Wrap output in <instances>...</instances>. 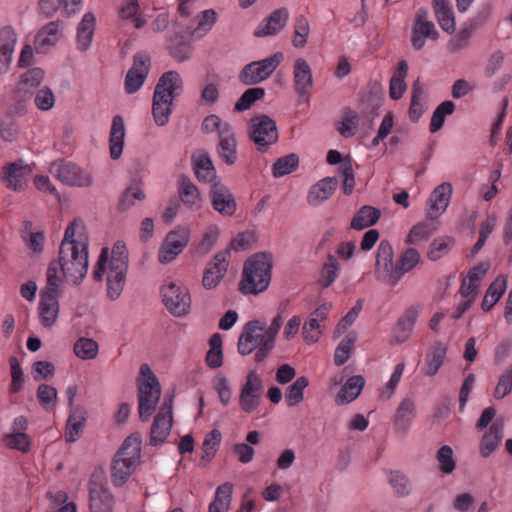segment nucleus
Wrapping results in <instances>:
<instances>
[{
  "label": "nucleus",
  "instance_id": "nucleus-1",
  "mask_svg": "<svg viewBox=\"0 0 512 512\" xmlns=\"http://www.w3.org/2000/svg\"><path fill=\"white\" fill-rule=\"evenodd\" d=\"M89 236L83 220L76 218L65 229L60 244L58 263L67 283L80 284L89 265Z\"/></svg>",
  "mask_w": 512,
  "mask_h": 512
},
{
  "label": "nucleus",
  "instance_id": "nucleus-2",
  "mask_svg": "<svg viewBox=\"0 0 512 512\" xmlns=\"http://www.w3.org/2000/svg\"><path fill=\"white\" fill-rule=\"evenodd\" d=\"M128 270V252L126 245L117 241L109 254L107 248H103L93 271L95 280H102L106 276L107 295L111 300H116L123 292Z\"/></svg>",
  "mask_w": 512,
  "mask_h": 512
},
{
  "label": "nucleus",
  "instance_id": "nucleus-3",
  "mask_svg": "<svg viewBox=\"0 0 512 512\" xmlns=\"http://www.w3.org/2000/svg\"><path fill=\"white\" fill-rule=\"evenodd\" d=\"M183 81L177 71L165 72L159 79L154 91L152 114L158 126L169 121L173 100L181 93Z\"/></svg>",
  "mask_w": 512,
  "mask_h": 512
},
{
  "label": "nucleus",
  "instance_id": "nucleus-4",
  "mask_svg": "<svg viewBox=\"0 0 512 512\" xmlns=\"http://www.w3.org/2000/svg\"><path fill=\"white\" fill-rule=\"evenodd\" d=\"M142 439L139 433L129 435L115 454L111 464V482L123 486L136 471L141 459Z\"/></svg>",
  "mask_w": 512,
  "mask_h": 512
},
{
  "label": "nucleus",
  "instance_id": "nucleus-5",
  "mask_svg": "<svg viewBox=\"0 0 512 512\" xmlns=\"http://www.w3.org/2000/svg\"><path fill=\"white\" fill-rule=\"evenodd\" d=\"M46 286L41 290L38 303V317L45 328L53 327L59 317L61 278L55 264H50L46 273Z\"/></svg>",
  "mask_w": 512,
  "mask_h": 512
},
{
  "label": "nucleus",
  "instance_id": "nucleus-6",
  "mask_svg": "<svg viewBox=\"0 0 512 512\" xmlns=\"http://www.w3.org/2000/svg\"><path fill=\"white\" fill-rule=\"evenodd\" d=\"M139 417L142 421H148L161 396V387L155 374L148 364H142L137 380Z\"/></svg>",
  "mask_w": 512,
  "mask_h": 512
},
{
  "label": "nucleus",
  "instance_id": "nucleus-7",
  "mask_svg": "<svg viewBox=\"0 0 512 512\" xmlns=\"http://www.w3.org/2000/svg\"><path fill=\"white\" fill-rule=\"evenodd\" d=\"M191 239V230L186 226H177L169 231L161 242L157 258L161 264H169L177 259Z\"/></svg>",
  "mask_w": 512,
  "mask_h": 512
},
{
  "label": "nucleus",
  "instance_id": "nucleus-8",
  "mask_svg": "<svg viewBox=\"0 0 512 512\" xmlns=\"http://www.w3.org/2000/svg\"><path fill=\"white\" fill-rule=\"evenodd\" d=\"M378 280L395 286L398 281V264L394 263V252L389 241L382 240L376 253V263L374 269Z\"/></svg>",
  "mask_w": 512,
  "mask_h": 512
},
{
  "label": "nucleus",
  "instance_id": "nucleus-9",
  "mask_svg": "<svg viewBox=\"0 0 512 512\" xmlns=\"http://www.w3.org/2000/svg\"><path fill=\"white\" fill-rule=\"evenodd\" d=\"M161 295L165 307L172 315L181 317L189 312L191 297L185 286L169 282L163 285Z\"/></svg>",
  "mask_w": 512,
  "mask_h": 512
},
{
  "label": "nucleus",
  "instance_id": "nucleus-10",
  "mask_svg": "<svg viewBox=\"0 0 512 512\" xmlns=\"http://www.w3.org/2000/svg\"><path fill=\"white\" fill-rule=\"evenodd\" d=\"M50 174L68 186L87 187L92 183L91 175L71 162L55 161L50 165Z\"/></svg>",
  "mask_w": 512,
  "mask_h": 512
},
{
  "label": "nucleus",
  "instance_id": "nucleus-11",
  "mask_svg": "<svg viewBox=\"0 0 512 512\" xmlns=\"http://www.w3.org/2000/svg\"><path fill=\"white\" fill-rule=\"evenodd\" d=\"M31 169L25 161L19 159L4 165L0 170V181L10 190L22 192L26 189Z\"/></svg>",
  "mask_w": 512,
  "mask_h": 512
},
{
  "label": "nucleus",
  "instance_id": "nucleus-12",
  "mask_svg": "<svg viewBox=\"0 0 512 512\" xmlns=\"http://www.w3.org/2000/svg\"><path fill=\"white\" fill-rule=\"evenodd\" d=\"M230 261V249L217 252L207 264L202 278L205 289L216 288L224 278Z\"/></svg>",
  "mask_w": 512,
  "mask_h": 512
},
{
  "label": "nucleus",
  "instance_id": "nucleus-13",
  "mask_svg": "<svg viewBox=\"0 0 512 512\" xmlns=\"http://www.w3.org/2000/svg\"><path fill=\"white\" fill-rule=\"evenodd\" d=\"M331 308L332 304L325 302L310 313L308 320L304 322L302 327V334L306 343L313 344L320 339L325 328L323 322Z\"/></svg>",
  "mask_w": 512,
  "mask_h": 512
},
{
  "label": "nucleus",
  "instance_id": "nucleus-14",
  "mask_svg": "<svg viewBox=\"0 0 512 512\" xmlns=\"http://www.w3.org/2000/svg\"><path fill=\"white\" fill-rule=\"evenodd\" d=\"M172 426V399H165L157 413L151 428V444L163 443L170 434Z\"/></svg>",
  "mask_w": 512,
  "mask_h": 512
},
{
  "label": "nucleus",
  "instance_id": "nucleus-15",
  "mask_svg": "<svg viewBox=\"0 0 512 512\" xmlns=\"http://www.w3.org/2000/svg\"><path fill=\"white\" fill-rule=\"evenodd\" d=\"M150 57L146 53H139L134 56V62L128 71L125 79V89L132 94L140 89L148 75Z\"/></svg>",
  "mask_w": 512,
  "mask_h": 512
},
{
  "label": "nucleus",
  "instance_id": "nucleus-16",
  "mask_svg": "<svg viewBox=\"0 0 512 512\" xmlns=\"http://www.w3.org/2000/svg\"><path fill=\"white\" fill-rule=\"evenodd\" d=\"M210 198L215 211L223 216L235 213L237 205L231 191L221 182L214 181L210 189Z\"/></svg>",
  "mask_w": 512,
  "mask_h": 512
},
{
  "label": "nucleus",
  "instance_id": "nucleus-17",
  "mask_svg": "<svg viewBox=\"0 0 512 512\" xmlns=\"http://www.w3.org/2000/svg\"><path fill=\"white\" fill-rule=\"evenodd\" d=\"M294 89L301 98L308 99L309 90L313 86L312 69L308 62L303 58L295 60L293 67Z\"/></svg>",
  "mask_w": 512,
  "mask_h": 512
},
{
  "label": "nucleus",
  "instance_id": "nucleus-18",
  "mask_svg": "<svg viewBox=\"0 0 512 512\" xmlns=\"http://www.w3.org/2000/svg\"><path fill=\"white\" fill-rule=\"evenodd\" d=\"M452 196V186L450 183L444 182L438 185L429 198V208L427 217L437 219L447 209Z\"/></svg>",
  "mask_w": 512,
  "mask_h": 512
},
{
  "label": "nucleus",
  "instance_id": "nucleus-19",
  "mask_svg": "<svg viewBox=\"0 0 512 512\" xmlns=\"http://www.w3.org/2000/svg\"><path fill=\"white\" fill-rule=\"evenodd\" d=\"M96 29V16L92 12H86L76 29V48L80 52L88 51L93 43Z\"/></svg>",
  "mask_w": 512,
  "mask_h": 512
},
{
  "label": "nucleus",
  "instance_id": "nucleus-20",
  "mask_svg": "<svg viewBox=\"0 0 512 512\" xmlns=\"http://www.w3.org/2000/svg\"><path fill=\"white\" fill-rule=\"evenodd\" d=\"M281 327V317L276 316L269 327L258 325V361L264 359L274 348L275 338Z\"/></svg>",
  "mask_w": 512,
  "mask_h": 512
},
{
  "label": "nucleus",
  "instance_id": "nucleus-21",
  "mask_svg": "<svg viewBox=\"0 0 512 512\" xmlns=\"http://www.w3.org/2000/svg\"><path fill=\"white\" fill-rule=\"evenodd\" d=\"M61 38L60 23L53 21L43 26L37 33L34 46L37 52L47 53Z\"/></svg>",
  "mask_w": 512,
  "mask_h": 512
},
{
  "label": "nucleus",
  "instance_id": "nucleus-22",
  "mask_svg": "<svg viewBox=\"0 0 512 512\" xmlns=\"http://www.w3.org/2000/svg\"><path fill=\"white\" fill-rule=\"evenodd\" d=\"M17 43V35L15 30L6 26L0 29V72L4 73L8 70L12 62L13 53Z\"/></svg>",
  "mask_w": 512,
  "mask_h": 512
},
{
  "label": "nucleus",
  "instance_id": "nucleus-23",
  "mask_svg": "<svg viewBox=\"0 0 512 512\" xmlns=\"http://www.w3.org/2000/svg\"><path fill=\"white\" fill-rule=\"evenodd\" d=\"M337 186L338 180L336 177H325L319 180L311 186L307 195V202L311 206H318L322 204L333 195Z\"/></svg>",
  "mask_w": 512,
  "mask_h": 512
},
{
  "label": "nucleus",
  "instance_id": "nucleus-24",
  "mask_svg": "<svg viewBox=\"0 0 512 512\" xmlns=\"http://www.w3.org/2000/svg\"><path fill=\"white\" fill-rule=\"evenodd\" d=\"M178 193L182 203L190 210L197 211L202 207V197L196 185L187 177H181Z\"/></svg>",
  "mask_w": 512,
  "mask_h": 512
},
{
  "label": "nucleus",
  "instance_id": "nucleus-25",
  "mask_svg": "<svg viewBox=\"0 0 512 512\" xmlns=\"http://www.w3.org/2000/svg\"><path fill=\"white\" fill-rule=\"evenodd\" d=\"M289 20V12L286 8L273 11L265 20L263 26L258 29V37L273 36L280 33Z\"/></svg>",
  "mask_w": 512,
  "mask_h": 512
},
{
  "label": "nucleus",
  "instance_id": "nucleus-26",
  "mask_svg": "<svg viewBox=\"0 0 512 512\" xmlns=\"http://www.w3.org/2000/svg\"><path fill=\"white\" fill-rule=\"evenodd\" d=\"M278 140L276 123L267 115H258V151L274 144Z\"/></svg>",
  "mask_w": 512,
  "mask_h": 512
},
{
  "label": "nucleus",
  "instance_id": "nucleus-27",
  "mask_svg": "<svg viewBox=\"0 0 512 512\" xmlns=\"http://www.w3.org/2000/svg\"><path fill=\"white\" fill-rule=\"evenodd\" d=\"M125 139V124L121 116L116 115L113 117L110 137L109 148L112 159H118L123 151Z\"/></svg>",
  "mask_w": 512,
  "mask_h": 512
},
{
  "label": "nucleus",
  "instance_id": "nucleus-28",
  "mask_svg": "<svg viewBox=\"0 0 512 512\" xmlns=\"http://www.w3.org/2000/svg\"><path fill=\"white\" fill-rule=\"evenodd\" d=\"M273 266L274 256L271 252H258V294L269 288Z\"/></svg>",
  "mask_w": 512,
  "mask_h": 512
},
{
  "label": "nucleus",
  "instance_id": "nucleus-29",
  "mask_svg": "<svg viewBox=\"0 0 512 512\" xmlns=\"http://www.w3.org/2000/svg\"><path fill=\"white\" fill-rule=\"evenodd\" d=\"M193 168L199 181L213 182L216 171L210 156L205 152H196L192 156Z\"/></svg>",
  "mask_w": 512,
  "mask_h": 512
},
{
  "label": "nucleus",
  "instance_id": "nucleus-30",
  "mask_svg": "<svg viewBox=\"0 0 512 512\" xmlns=\"http://www.w3.org/2000/svg\"><path fill=\"white\" fill-rule=\"evenodd\" d=\"M218 147L221 159L228 165L234 164L237 160V143L232 128L221 131Z\"/></svg>",
  "mask_w": 512,
  "mask_h": 512
},
{
  "label": "nucleus",
  "instance_id": "nucleus-31",
  "mask_svg": "<svg viewBox=\"0 0 512 512\" xmlns=\"http://www.w3.org/2000/svg\"><path fill=\"white\" fill-rule=\"evenodd\" d=\"M86 422V411L82 406L73 407L70 410L66 426L65 437L69 442L79 439Z\"/></svg>",
  "mask_w": 512,
  "mask_h": 512
},
{
  "label": "nucleus",
  "instance_id": "nucleus-32",
  "mask_svg": "<svg viewBox=\"0 0 512 512\" xmlns=\"http://www.w3.org/2000/svg\"><path fill=\"white\" fill-rule=\"evenodd\" d=\"M418 314V308L411 307L398 320L394 330V341L396 343H403L410 337Z\"/></svg>",
  "mask_w": 512,
  "mask_h": 512
},
{
  "label": "nucleus",
  "instance_id": "nucleus-33",
  "mask_svg": "<svg viewBox=\"0 0 512 512\" xmlns=\"http://www.w3.org/2000/svg\"><path fill=\"white\" fill-rule=\"evenodd\" d=\"M433 9L440 27L448 34L454 33L456 22L448 0H433Z\"/></svg>",
  "mask_w": 512,
  "mask_h": 512
},
{
  "label": "nucleus",
  "instance_id": "nucleus-34",
  "mask_svg": "<svg viewBox=\"0 0 512 512\" xmlns=\"http://www.w3.org/2000/svg\"><path fill=\"white\" fill-rule=\"evenodd\" d=\"M364 384L365 380L361 375L350 377L339 390L336 396V403L343 405L355 400L361 393Z\"/></svg>",
  "mask_w": 512,
  "mask_h": 512
},
{
  "label": "nucleus",
  "instance_id": "nucleus-35",
  "mask_svg": "<svg viewBox=\"0 0 512 512\" xmlns=\"http://www.w3.org/2000/svg\"><path fill=\"white\" fill-rule=\"evenodd\" d=\"M447 354V347L438 342L426 354V365L423 372L427 376H434L443 365Z\"/></svg>",
  "mask_w": 512,
  "mask_h": 512
},
{
  "label": "nucleus",
  "instance_id": "nucleus-36",
  "mask_svg": "<svg viewBox=\"0 0 512 512\" xmlns=\"http://www.w3.org/2000/svg\"><path fill=\"white\" fill-rule=\"evenodd\" d=\"M381 216L379 209L364 205L354 215L350 227L355 230H363L377 223Z\"/></svg>",
  "mask_w": 512,
  "mask_h": 512
},
{
  "label": "nucleus",
  "instance_id": "nucleus-37",
  "mask_svg": "<svg viewBox=\"0 0 512 512\" xmlns=\"http://www.w3.org/2000/svg\"><path fill=\"white\" fill-rule=\"evenodd\" d=\"M114 504L112 494L103 487L90 489V510L91 512H111Z\"/></svg>",
  "mask_w": 512,
  "mask_h": 512
},
{
  "label": "nucleus",
  "instance_id": "nucleus-38",
  "mask_svg": "<svg viewBox=\"0 0 512 512\" xmlns=\"http://www.w3.org/2000/svg\"><path fill=\"white\" fill-rule=\"evenodd\" d=\"M439 37V33L435 28L432 21L424 23H414L412 29L411 42L412 46L416 50H420L425 45V38L436 40Z\"/></svg>",
  "mask_w": 512,
  "mask_h": 512
},
{
  "label": "nucleus",
  "instance_id": "nucleus-39",
  "mask_svg": "<svg viewBox=\"0 0 512 512\" xmlns=\"http://www.w3.org/2000/svg\"><path fill=\"white\" fill-rule=\"evenodd\" d=\"M239 405L245 412H252L256 408V375L254 371L247 375L246 383L240 393Z\"/></svg>",
  "mask_w": 512,
  "mask_h": 512
},
{
  "label": "nucleus",
  "instance_id": "nucleus-40",
  "mask_svg": "<svg viewBox=\"0 0 512 512\" xmlns=\"http://www.w3.org/2000/svg\"><path fill=\"white\" fill-rule=\"evenodd\" d=\"M241 355H249L256 349V320L247 322L239 335L237 343Z\"/></svg>",
  "mask_w": 512,
  "mask_h": 512
},
{
  "label": "nucleus",
  "instance_id": "nucleus-41",
  "mask_svg": "<svg viewBox=\"0 0 512 512\" xmlns=\"http://www.w3.org/2000/svg\"><path fill=\"white\" fill-rule=\"evenodd\" d=\"M407 74L408 64L405 60H401L394 75L390 79L389 94L393 100H398L403 96L407 87L405 82Z\"/></svg>",
  "mask_w": 512,
  "mask_h": 512
},
{
  "label": "nucleus",
  "instance_id": "nucleus-42",
  "mask_svg": "<svg viewBox=\"0 0 512 512\" xmlns=\"http://www.w3.org/2000/svg\"><path fill=\"white\" fill-rule=\"evenodd\" d=\"M501 426L496 423L492 424L485 432L480 441V454L482 457L490 456L499 446L501 441Z\"/></svg>",
  "mask_w": 512,
  "mask_h": 512
},
{
  "label": "nucleus",
  "instance_id": "nucleus-43",
  "mask_svg": "<svg viewBox=\"0 0 512 512\" xmlns=\"http://www.w3.org/2000/svg\"><path fill=\"white\" fill-rule=\"evenodd\" d=\"M425 88L421 84L420 79H416L412 85V96L409 107V118L413 122H417L424 112L423 97Z\"/></svg>",
  "mask_w": 512,
  "mask_h": 512
},
{
  "label": "nucleus",
  "instance_id": "nucleus-44",
  "mask_svg": "<svg viewBox=\"0 0 512 512\" xmlns=\"http://www.w3.org/2000/svg\"><path fill=\"white\" fill-rule=\"evenodd\" d=\"M415 416V403L411 398H405L400 403L395 414V425L398 430L406 431Z\"/></svg>",
  "mask_w": 512,
  "mask_h": 512
},
{
  "label": "nucleus",
  "instance_id": "nucleus-45",
  "mask_svg": "<svg viewBox=\"0 0 512 512\" xmlns=\"http://www.w3.org/2000/svg\"><path fill=\"white\" fill-rule=\"evenodd\" d=\"M233 486L230 483L220 485L215 492L214 501L209 505L208 512H228Z\"/></svg>",
  "mask_w": 512,
  "mask_h": 512
},
{
  "label": "nucleus",
  "instance_id": "nucleus-46",
  "mask_svg": "<svg viewBox=\"0 0 512 512\" xmlns=\"http://www.w3.org/2000/svg\"><path fill=\"white\" fill-rule=\"evenodd\" d=\"M240 290L245 294H256V259L254 256L244 264Z\"/></svg>",
  "mask_w": 512,
  "mask_h": 512
},
{
  "label": "nucleus",
  "instance_id": "nucleus-47",
  "mask_svg": "<svg viewBox=\"0 0 512 512\" xmlns=\"http://www.w3.org/2000/svg\"><path fill=\"white\" fill-rule=\"evenodd\" d=\"M73 351L81 360H93L98 356L99 345L92 338L81 337L74 343Z\"/></svg>",
  "mask_w": 512,
  "mask_h": 512
},
{
  "label": "nucleus",
  "instance_id": "nucleus-48",
  "mask_svg": "<svg viewBox=\"0 0 512 512\" xmlns=\"http://www.w3.org/2000/svg\"><path fill=\"white\" fill-rule=\"evenodd\" d=\"M217 14L213 9H207L197 15L195 21L196 26L192 29L191 34L196 38L205 36L216 23Z\"/></svg>",
  "mask_w": 512,
  "mask_h": 512
},
{
  "label": "nucleus",
  "instance_id": "nucleus-49",
  "mask_svg": "<svg viewBox=\"0 0 512 512\" xmlns=\"http://www.w3.org/2000/svg\"><path fill=\"white\" fill-rule=\"evenodd\" d=\"M340 266L337 259L329 254L323 263L318 279L319 284L323 288H328L338 277Z\"/></svg>",
  "mask_w": 512,
  "mask_h": 512
},
{
  "label": "nucleus",
  "instance_id": "nucleus-50",
  "mask_svg": "<svg viewBox=\"0 0 512 512\" xmlns=\"http://www.w3.org/2000/svg\"><path fill=\"white\" fill-rule=\"evenodd\" d=\"M505 290L506 280L504 278H497L492 282L484 295L482 309L489 311L499 301Z\"/></svg>",
  "mask_w": 512,
  "mask_h": 512
},
{
  "label": "nucleus",
  "instance_id": "nucleus-51",
  "mask_svg": "<svg viewBox=\"0 0 512 512\" xmlns=\"http://www.w3.org/2000/svg\"><path fill=\"white\" fill-rule=\"evenodd\" d=\"M357 337V333L352 331L338 344L334 354V363L337 366H341L348 361L357 341Z\"/></svg>",
  "mask_w": 512,
  "mask_h": 512
},
{
  "label": "nucleus",
  "instance_id": "nucleus-52",
  "mask_svg": "<svg viewBox=\"0 0 512 512\" xmlns=\"http://www.w3.org/2000/svg\"><path fill=\"white\" fill-rule=\"evenodd\" d=\"M309 385L308 378L301 376L297 378L286 390L285 401L289 407H294L304 399L303 391Z\"/></svg>",
  "mask_w": 512,
  "mask_h": 512
},
{
  "label": "nucleus",
  "instance_id": "nucleus-53",
  "mask_svg": "<svg viewBox=\"0 0 512 512\" xmlns=\"http://www.w3.org/2000/svg\"><path fill=\"white\" fill-rule=\"evenodd\" d=\"M222 434L218 429H213L206 434L202 444L201 461L208 463L216 455L220 446Z\"/></svg>",
  "mask_w": 512,
  "mask_h": 512
},
{
  "label": "nucleus",
  "instance_id": "nucleus-54",
  "mask_svg": "<svg viewBox=\"0 0 512 512\" xmlns=\"http://www.w3.org/2000/svg\"><path fill=\"white\" fill-rule=\"evenodd\" d=\"M298 166L299 157L291 153L277 159L272 166V173L275 178H280L294 172Z\"/></svg>",
  "mask_w": 512,
  "mask_h": 512
},
{
  "label": "nucleus",
  "instance_id": "nucleus-55",
  "mask_svg": "<svg viewBox=\"0 0 512 512\" xmlns=\"http://www.w3.org/2000/svg\"><path fill=\"white\" fill-rule=\"evenodd\" d=\"M420 254L415 248L406 249L398 258V281L401 278L414 269L420 262Z\"/></svg>",
  "mask_w": 512,
  "mask_h": 512
},
{
  "label": "nucleus",
  "instance_id": "nucleus-56",
  "mask_svg": "<svg viewBox=\"0 0 512 512\" xmlns=\"http://www.w3.org/2000/svg\"><path fill=\"white\" fill-rule=\"evenodd\" d=\"M388 481L396 495L407 497L411 494L412 485L404 473L400 471H389Z\"/></svg>",
  "mask_w": 512,
  "mask_h": 512
},
{
  "label": "nucleus",
  "instance_id": "nucleus-57",
  "mask_svg": "<svg viewBox=\"0 0 512 512\" xmlns=\"http://www.w3.org/2000/svg\"><path fill=\"white\" fill-rule=\"evenodd\" d=\"M310 33V25L308 19L299 15L295 19L294 23V33L292 38V44L295 48H303L306 43Z\"/></svg>",
  "mask_w": 512,
  "mask_h": 512
},
{
  "label": "nucleus",
  "instance_id": "nucleus-58",
  "mask_svg": "<svg viewBox=\"0 0 512 512\" xmlns=\"http://www.w3.org/2000/svg\"><path fill=\"white\" fill-rule=\"evenodd\" d=\"M3 442L6 447L18 450L22 453L29 452L32 440L26 433H8L3 437Z\"/></svg>",
  "mask_w": 512,
  "mask_h": 512
},
{
  "label": "nucleus",
  "instance_id": "nucleus-59",
  "mask_svg": "<svg viewBox=\"0 0 512 512\" xmlns=\"http://www.w3.org/2000/svg\"><path fill=\"white\" fill-rule=\"evenodd\" d=\"M282 52H276L273 55L258 61V82L267 79L283 61Z\"/></svg>",
  "mask_w": 512,
  "mask_h": 512
},
{
  "label": "nucleus",
  "instance_id": "nucleus-60",
  "mask_svg": "<svg viewBox=\"0 0 512 512\" xmlns=\"http://www.w3.org/2000/svg\"><path fill=\"white\" fill-rule=\"evenodd\" d=\"M57 395L56 388L47 384H41L37 389V399L46 411H51L56 407Z\"/></svg>",
  "mask_w": 512,
  "mask_h": 512
},
{
  "label": "nucleus",
  "instance_id": "nucleus-61",
  "mask_svg": "<svg viewBox=\"0 0 512 512\" xmlns=\"http://www.w3.org/2000/svg\"><path fill=\"white\" fill-rule=\"evenodd\" d=\"M454 244V240L450 237H441L434 239L430 244L427 257L431 261H436L447 255Z\"/></svg>",
  "mask_w": 512,
  "mask_h": 512
},
{
  "label": "nucleus",
  "instance_id": "nucleus-62",
  "mask_svg": "<svg viewBox=\"0 0 512 512\" xmlns=\"http://www.w3.org/2000/svg\"><path fill=\"white\" fill-rule=\"evenodd\" d=\"M47 496L53 503L52 510L47 512H77L76 504L67 502L68 496L64 491L48 492Z\"/></svg>",
  "mask_w": 512,
  "mask_h": 512
},
{
  "label": "nucleus",
  "instance_id": "nucleus-63",
  "mask_svg": "<svg viewBox=\"0 0 512 512\" xmlns=\"http://www.w3.org/2000/svg\"><path fill=\"white\" fill-rule=\"evenodd\" d=\"M45 72L38 67L27 70L20 77L19 87L30 90L38 87L44 80Z\"/></svg>",
  "mask_w": 512,
  "mask_h": 512
},
{
  "label": "nucleus",
  "instance_id": "nucleus-64",
  "mask_svg": "<svg viewBox=\"0 0 512 512\" xmlns=\"http://www.w3.org/2000/svg\"><path fill=\"white\" fill-rule=\"evenodd\" d=\"M381 107V99L372 93H367L360 98V109L363 117L374 118Z\"/></svg>",
  "mask_w": 512,
  "mask_h": 512
}]
</instances>
